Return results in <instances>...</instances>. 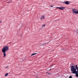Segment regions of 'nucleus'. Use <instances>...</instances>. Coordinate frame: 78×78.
Masks as SVG:
<instances>
[{
	"label": "nucleus",
	"mask_w": 78,
	"mask_h": 78,
	"mask_svg": "<svg viewBox=\"0 0 78 78\" xmlns=\"http://www.w3.org/2000/svg\"><path fill=\"white\" fill-rule=\"evenodd\" d=\"M47 73V74H49V73H48V72L47 73Z\"/></svg>",
	"instance_id": "obj_13"
},
{
	"label": "nucleus",
	"mask_w": 78,
	"mask_h": 78,
	"mask_svg": "<svg viewBox=\"0 0 78 78\" xmlns=\"http://www.w3.org/2000/svg\"><path fill=\"white\" fill-rule=\"evenodd\" d=\"M45 19V16H42L40 18V19L41 20L43 19Z\"/></svg>",
	"instance_id": "obj_6"
},
{
	"label": "nucleus",
	"mask_w": 78,
	"mask_h": 78,
	"mask_svg": "<svg viewBox=\"0 0 78 78\" xmlns=\"http://www.w3.org/2000/svg\"><path fill=\"white\" fill-rule=\"evenodd\" d=\"M76 76H77V77H78V74H76Z\"/></svg>",
	"instance_id": "obj_11"
},
{
	"label": "nucleus",
	"mask_w": 78,
	"mask_h": 78,
	"mask_svg": "<svg viewBox=\"0 0 78 78\" xmlns=\"http://www.w3.org/2000/svg\"><path fill=\"white\" fill-rule=\"evenodd\" d=\"M8 73H7L5 74V76H8Z\"/></svg>",
	"instance_id": "obj_10"
},
{
	"label": "nucleus",
	"mask_w": 78,
	"mask_h": 78,
	"mask_svg": "<svg viewBox=\"0 0 78 78\" xmlns=\"http://www.w3.org/2000/svg\"><path fill=\"white\" fill-rule=\"evenodd\" d=\"M71 70L72 73L75 74H78V70L76 71V69L73 66H72L71 67Z\"/></svg>",
	"instance_id": "obj_2"
},
{
	"label": "nucleus",
	"mask_w": 78,
	"mask_h": 78,
	"mask_svg": "<svg viewBox=\"0 0 78 78\" xmlns=\"http://www.w3.org/2000/svg\"><path fill=\"white\" fill-rule=\"evenodd\" d=\"M36 54H37V53H33L31 55V56H34V55H36Z\"/></svg>",
	"instance_id": "obj_8"
},
{
	"label": "nucleus",
	"mask_w": 78,
	"mask_h": 78,
	"mask_svg": "<svg viewBox=\"0 0 78 78\" xmlns=\"http://www.w3.org/2000/svg\"><path fill=\"white\" fill-rule=\"evenodd\" d=\"M57 8H58L59 9H61V10H63V9H64L66 8L64 7H56Z\"/></svg>",
	"instance_id": "obj_4"
},
{
	"label": "nucleus",
	"mask_w": 78,
	"mask_h": 78,
	"mask_svg": "<svg viewBox=\"0 0 78 78\" xmlns=\"http://www.w3.org/2000/svg\"><path fill=\"white\" fill-rule=\"evenodd\" d=\"M45 27V24H43L42 25V27L41 28H43V27H44V28Z\"/></svg>",
	"instance_id": "obj_7"
},
{
	"label": "nucleus",
	"mask_w": 78,
	"mask_h": 78,
	"mask_svg": "<svg viewBox=\"0 0 78 78\" xmlns=\"http://www.w3.org/2000/svg\"><path fill=\"white\" fill-rule=\"evenodd\" d=\"M9 49V47L7 46H5L3 48H2V53H3V58H5V57H6V51H8Z\"/></svg>",
	"instance_id": "obj_1"
},
{
	"label": "nucleus",
	"mask_w": 78,
	"mask_h": 78,
	"mask_svg": "<svg viewBox=\"0 0 78 78\" xmlns=\"http://www.w3.org/2000/svg\"><path fill=\"white\" fill-rule=\"evenodd\" d=\"M49 70V71H50V70H51V69H50Z\"/></svg>",
	"instance_id": "obj_17"
},
{
	"label": "nucleus",
	"mask_w": 78,
	"mask_h": 78,
	"mask_svg": "<svg viewBox=\"0 0 78 78\" xmlns=\"http://www.w3.org/2000/svg\"><path fill=\"white\" fill-rule=\"evenodd\" d=\"M72 11L73 12V14H78V10L72 9Z\"/></svg>",
	"instance_id": "obj_3"
},
{
	"label": "nucleus",
	"mask_w": 78,
	"mask_h": 78,
	"mask_svg": "<svg viewBox=\"0 0 78 78\" xmlns=\"http://www.w3.org/2000/svg\"><path fill=\"white\" fill-rule=\"evenodd\" d=\"M21 59V60H22L23 61V59Z\"/></svg>",
	"instance_id": "obj_16"
},
{
	"label": "nucleus",
	"mask_w": 78,
	"mask_h": 78,
	"mask_svg": "<svg viewBox=\"0 0 78 78\" xmlns=\"http://www.w3.org/2000/svg\"><path fill=\"white\" fill-rule=\"evenodd\" d=\"M64 3L65 4H66V5H69V4H70L68 1H65Z\"/></svg>",
	"instance_id": "obj_5"
},
{
	"label": "nucleus",
	"mask_w": 78,
	"mask_h": 78,
	"mask_svg": "<svg viewBox=\"0 0 78 78\" xmlns=\"http://www.w3.org/2000/svg\"><path fill=\"white\" fill-rule=\"evenodd\" d=\"M78 66L77 65H76V69L78 70V67H77Z\"/></svg>",
	"instance_id": "obj_9"
},
{
	"label": "nucleus",
	"mask_w": 78,
	"mask_h": 78,
	"mask_svg": "<svg viewBox=\"0 0 78 78\" xmlns=\"http://www.w3.org/2000/svg\"><path fill=\"white\" fill-rule=\"evenodd\" d=\"M50 6L51 7H53V5H51Z\"/></svg>",
	"instance_id": "obj_12"
},
{
	"label": "nucleus",
	"mask_w": 78,
	"mask_h": 78,
	"mask_svg": "<svg viewBox=\"0 0 78 78\" xmlns=\"http://www.w3.org/2000/svg\"><path fill=\"white\" fill-rule=\"evenodd\" d=\"M76 34H78V32H76Z\"/></svg>",
	"instance_id": "obj_15"
},
{
	"label": "nucleus",
	"mask_w": 78,
	"mask_h": 78,
	"mask_svg": "<svg viewBox=\"0 0 78 78\" xmlns=\"http://www.w3.org/2000/svg\"><path fill=\"white\" fill-rule=\"evenodd\" d=\"M8 66H7V67H5V68L6 69V68H8Z\"/></svg>",
	"instance_id": "obj_14"
}]
</instances>
